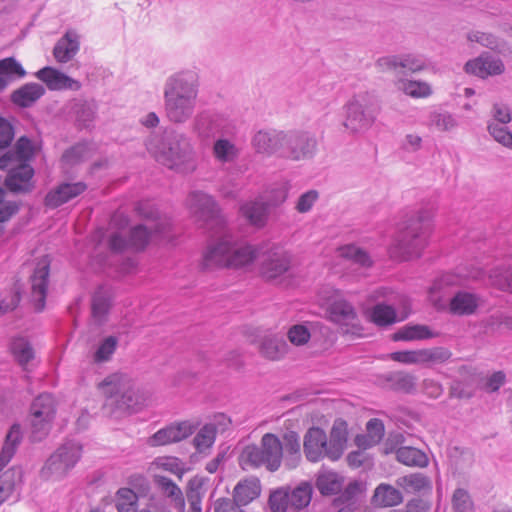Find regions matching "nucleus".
Returning <instances> with one entry per match:
<instances>
[{
  "mask_svg": "<svg viewBox=\"0 0 512 512\" xmlns=\"http://www.w3.org/2000/svg\"><path fill=\"white\" fill-rule=\"evenodd\" d=\"M207 479L200 476H194L188 481L186 496L189 502L188 512H202L201 502L205 494V483Z\"/></svg>",
  "mask_w": 512,
  "mask_h": 512,
  "instance_id": "nucleus-36",
  "label": "nucleus"
},
{
  "mask_svg": "<svg viewBox=\"0 0 512 512\" xmlns=\"http://www.w3.org/2000/svg\"><path fill=\"white\" fill-rule=\"evenodd\" d=\"M199 79L196 72L184 70L170 75L163 87V109L166 119L173 124L189 121L196 109Z\"/></svg>",
  "mask_w": 512,
  "mask_h": 512,
  "instance_id": "nucleus-2",
  "label": "nucleus"
},
{
  "mask_svg": "<svg viewBox=\"0 0 512 512\" xmlns=\"http://www.w3.org/2000/svg\"><path fill=\"white\" fill-rule=\"evenodd\" d=\"M290 509L301 510L307 507L312 498L313 488L309 482H301L294 488H286Z\"/></svg>",
  "mask_w": 512,
  "mask_h": 512,
  "instance_id": "nucleus-38",
  "label": "nucleus"
},
{
  "mask_svg": "<svg viewBox=\"0 0 512 512\" xmlns=\"http://www.w3.org/2000/svg\"><path fill=\"white\" fill-rule=\"evenodd\" d=\"M197 427L198 424L190 421L168 425L154 433L148 439V444L150 446H162L182 441L192 435Z\"/></svg>",
  "mask_w": 512,
  "mask_h": 512,
  "instance_id": "nucleus-14",
  "label": "nucleus"
},
{
  "mask_svg": "<svg viewBox=\"0 0 512 512\" xmlns=\"http://www.w3.org/2000/svg\"><path fill=\"white\" fill-rule=\"evenodd\" d=\"M287 335L289 341L296 346L303 345L307 343L308 340L310 339L309 330L307 329L306 326L301 324L292 326L289 329Z\"/></svg>",
  "mask_w": 512,
  "mask_h": 512,
  "instance_id": "nucleus-61",
  "label": "nucleus"
},
{
  "mask_svg": "<svg viewBox=\"0 0 512 512\" xmlns=\"http://www.w3.org/2000/svg\"><path fill=\"white\" fill-rule=\"evenodd\" d=\"M79 50V36L75 31H67L56 43L53 55L58 62L66 63Z\"/></svg>",
  "mask_w": 512,
  "mask_h": 512,
  "instance_id": "nucleus-24",
  "label": "nucleus"
},
{
  "mask_svg": "<svg viewBox=\"0 0 512 512\" xmlns=\"http://www.w3.org/2000/svg\"><path fill=\"white\" fill-rule=\"evenodd\" d=\"M401 69L415 73L423 70L426 67L425 60L420 56L403 55L401 56Z\"/></svg>",
  "mask_w": 512,
  "mask_h": 512,
  "instance_id": "nucleus-63",
  "label": "nucleus"
},
{
  "mask_svg": "<svg viewBox=\"0 0 512 512\" xmlns=\"http://www.w3.org/2000/svg\"><path fill=\"white\" fill-rule=\"evenodd\" d=\"M284 140V131L260 130L254 135L252 145L258 153L283 157Z\"/></svg>",
  "mask_w": 512,
  "mask_h": 512,
  "instance_id": "nucleus-16",
  "label": "nucleus"
},
{
  "mask_svg": "<svg viewBox=\"0 0 512 512\" xmlns=\"http://www.w3.org/2000/svg\"><path fill=\"white\" fill-rule=\"evenodd\" d=\"M396 484L407 493H418L431 489L429 478L421 473H412L399 477Z\"/></svg>",
  "mask_w": 512,
  "mask_h": 512,
  "instance_id": "nucleus-40",
  "label": "nucleus"
},
{
  "mask_svg": "<svg viewBox=\"0 0 512 512\" xmlns=\"http://www.w3.org/2000/svg\"><path fill=\"white\" fill-rule=\"evenodd\" d=\"M146 147L157 162L170 170L187 174L197 167L191 139L183 132L166 129L161 134H152Z\"/></svg>",
  "mask_w": 512,
  "mask_h": 512,
  "instance_id": "nucleus-3",
  "label": "nucleus"
},
{
  "mask_svg": "<svg viewBox=\"0 0 512 512\" xmlns=\"http://www.w3.org/2000/svg\"><path fill=\"white\" fill-rule=\"evenodd\" d=\"M288 350V345L283 337L278 335L266 336L260 344V353L267 359L278 360L282 358Z\"/></svg>",
  "mask_w": 512,
  "mask_h": 512,
  "instance_id": "nucleus-35",
  "label": "nucleus"
},
{
  "mask_svg": "<svg viewBox=\"0 0 512 512\" xmlns=\"http://www.w3.org/2000/svg\"><path fill=\"white\" fill-rule=\"evenodd\" d=\"M45 93V89L38 83H27L15 90L11 95L14 104L26 108L32 106Z\"/></svg>",
  "mask_w": 512,
  "mask_h": 512,
  "instance_id": "nucleus-31",
  "label": "nucleus"
},
{
  "mask_svg": "<svg viewBox=\"0 0 512 512\" xmlns=\"http://www.w3.org/2000/svg\"><path fill=\"white\" fill-rule=\"evenodd\" d=\"M23 439L21 426L13 424L8 430L0 452V472L11 461Z\"/></svg>",
  "mask_w": 512,
  "mask_h": 512,
  "instance_id": "nucleus-25",
  "label": "nucleus"
},
{
  "mask_svg": "<svg viewBox=\"0 0 512 512\" xmlns=\"http://www.w3.org/2000/svg\"><path fill=\"white\" fill-rule=\"evenodd\" d=\"M34 170L31 165L20 162L19 166L12 168L5 179L6 187L14 193H27L33 189L31 179Z\"/></svg>",
  "mask_w": 512,
  "mask_h": 512,
  "instance_id": "nucleus-19",
  "label": "nucleus"
},
{
  "mask_svg": "<svg viewBox=\"0 0 512 512\" xmlns=\"http://www.w3.org/2000/svg\"><path fill=\"white\" fill-rule=\"evenodd\" d=\"M26 74L25 70L14 58L0 60V91L12 80L20 79Z\"/></svg>",
  "mask_w": 512,
  "mask_h": 512,
  "instance_id": "nucleus-39",
  "label": "nucleus"
},
{
  "mask_svg": "<svg viewBox=\"0 0 512 512\" xmlns=\"http://www.w3.org/2000/svg\"><path fill=\"white\" fill-rule=\"evenodd\" d=\"M451 506L454 512H473L474 503L466 489L457 488L452 494Z\"/></svg>",
  "mask_w": 512,
  "mask_h": 512,
  "instance_id": "nucleus-52",
  "label": "nucleus"
},
{
  "mask_svg": "<svg viewBox=\"0 0 512 512\" xmlns=\"http://www.w3.org/2000/svg\"><path fill=\"white\" fill-rule=\"evenodd\" d=\"M167 228L168 224L164 222H153L149 226L139 224L130 230L128 239L123 237L120 232L112 233L108 245L110 250L116 253L123 252L126 249L140 251L147 246L151 239L164 235Z\"/></svg>",
  "mask_w": 512,
  "mask_h": 512,
  "instance_id": "nucleus-9",
  "label": "nucleus"
},
{
  "mask_svg": "<svg viewBox=\"0 0 512 512\" xmlns=\"http://www.w3.org/2000/svg\"><path fill=\"white\" fill-rule=\"evenodd\" d=\"M340 254L343 258L361 267H370L372 265L369 254L355 245H347L341 248Z\"/></svg>",
  "mask_w": 512,
  "mask_h": 512,
  "instance_id": "nucleus-51",
  "label": "nucleus"
},
{
  "mask_svg": "<svg viewBox=\"0 0 512 512\" xmlns=\"http://www.w3.org/2000/svg\"><path fill=\"white\" fill-rule=\"evenodd\" d=\"M223 122L220 116L203 111L195 117L194 131L200 139L210 140L221 133Z\"/></svg>",
  "mask_w": 512,
  "mask_h": 512,
  "instance_id": "nucleus-20",
  "label": "nucleus"
},
{
  "mask_svg": "<svg viewBox=\"0 0 512 512\" xmlns=\"http://www.w3.org/2000/svg\"><path fill=\"white\" fill-rule=\"evenodd\" d=\"M397 460L407 466L424 467L428 464V458L424 452L414 447H400L396 451Z\"/></svg>",
  "mask_w": 512,
  "mask_h": 512,
  "instance_id": "nucleus-43",
  "label": "nucleus"
},
{
  "mask_svg": "<svg viewBox=\"0 0 512 512\" xmlns=\"http://www.w3.org/2000/svg\"><path fill=\"white\" fill-rule=\"evenodd\" d=\"M15 153H6L0 157V169H8L17 158L19 162L25 163L33 155V147L30 139L26 136L20 137L15 145Z\"/></svg>",
  "mask_w": 512,
  "mask_h": 512,
  "instance_id": "nucleus-33",
  "label": "nucleus"
},
{
  "mask_svg": "<svg viewBox=\"0 0 512 512\" xmlns=\"http://www.w3.org/2000/svg\"><path fill=\"white\" fill-rule=\"evenodd\" d=\"M402 90L411 97H427L431 94V88L426 82L405 81L402 83Z\"/></svg>",
  "mask_w": 512,
  "mask_h": 512,
  "instance_id": "nucleus-57",
  "label": "nucleus"
},
{
  "mask_svg": "<svg viewBox=\"0 0 512 512\" xmlns=\"http://www.w3.org/2000/svg\"><path fill=\"white\" fill-rule=\"evenodd\" d=\"M467 40L470 42H476L481 46L496 51L498 53H503L507 49L506 42L492 33L470 31L467 34Z\"/></svg>",
  "mask_w": 512,
  "mask_h": 512,
  "instance_id": "nucleus-41",
  "label": "nucleus"
},
{
  "mask_svg": "<svg viewBox=\"0 0 512 512\" xmlns=\"http://www.w3.org/2000/svg\"><path fill=\"white\" fill-rule=\"evenodd\" d=\"M319 199V193L317 190H309L298 198V201L296 203L295 209L299 213H307L309 212L316 201Z\"/></svg>",
  "mask_w": 512,
  "mask_h": 512,
  "instance_id": "nucleus-59",
  "label": "nucleus"
},
{
  "mask_svg": "<svg viewBox=\"0 0 512 512\" xmlns=\"http://www.w3.org/2000/svg\"><path fill=\"white\" fill-rule=\"evenodd\" d=\"M420 364L435 365L448 361L452 353L444 347H434L430 349H420Z\"/></svg>",
  "mask_w": 512,
  "mask_h": 512,
  "instance_id": "nucleus-48",
  "label": "nucleus"
},
{
  "mask_svg": "<svg viewBox=\"0 0 512 512\" xmlns=\"http://www.w3.org/2000/svg\"><path fill=\"white\" fill-rule=\"evenodd\" d=\"M283 451L285 450V465L289 469L295 468L301 460L300 437L295 431H288L283 435Z\"/></svg>",
  "mask_w": 512,
  "mask_h": 512,
  "instance_id": "nucleus-34",
  "label": "nucleus"
},
{
  "mask_svg": "<svg viewBox=\"0 0 512 512\" xmlns=\"http://www.w3.org/2000/svg\"><path fill=\"white\" fill-rule=\"evenodd\" d=\"M348 430L345 421H336L331 430L328 438V459L331 461L339 460L347 445Z\"/></svg>",
  "mask_w": 512,
  "mask_h": 512,
  "instance_id": "nucleus-22",
  "label": "nucleus"
},
{
  "mask_svg": "<svg viewBox=\"0 0 512 512\" xmlns=\"http://www.w3.org/2000/svg\"><path fill=\"white\" fill-rule=\"evenodd\" d=\"M99 388L105 396L102 413L106 417L118 420L140 409L141 397L134 381L128 375H109L99 383Z\"/></svg>",
  "mask_w": 512,
  "mask_h": 512,
  "instance_id": "nucleus-4",
  "label": "nucleus"
},
{
  "mask_svg": "<svg viewBox=\"0 0 512 512\" xmlns=\"http://www.w3.org/2000/svg\"><path fill=\"white\" fill-rule=\"evenodd\" d=\"M112 307V297L108 290L104 288L97 289L91 302V313L95 323L102 325L107 321L109 311Z\"/></svg>",
  "mask_w": 512,
  "mask_h": 512,
  "instance_id": "nucleus-27",
  "label": "nucleus"
},
{
  "mask_svg": "<svg viewBox=\"0 0 512 512\" xmlns=\"http://www.w3.org/2000/svg\"><path fill=\"white\" fill-rule=\"evenodd\" d=\"M504 125L491 121L488 123L487 129L495 141L508 148L509 144L512 143V133Z\"/></svg>",
  "mask_w": 512,
  "mask_h": 512,
  "instance_id": "nucleus-56",
  "label": "nucleus"
},
{
  "mask_svg": "<svg viewBox=\"0 0 512 512\" xmlns=\"http://www.w3.org/2000/svg\"><path fill=\"white\" fill-rule=\"evenodd\" d=\"M188 206L202 226L213 237L203 255L204 269L239 268L250 264L257 256L251 245L239 244L226 227L215 200L201 191L191 192L187 198Z\"/></svg>",
  "mask_w": 512,
  "mask_h": 512,
  "instance_id": "nucleus-1",
  "label": "nucleus"
},
{
  "mask_svg": "<svg viewBox=\"0 0 512 512\" xmlns=\"http://www.w3.org/2000/svg\"><path fill=\"white\" fill-rule=\"evenodd\" d=\"M434 336L426 325H406L393 335L395 341H413L429 339Z\"/></svg>",
  "mask_w": 512,
  "mask_h": 512,
  "instance_id": "nucleus-42",
  "label": "nucleus"
},
{
  "mask_svg": "<svg viewBox=\"0 0 512 512\" xmlns=\"http://www.w3.org/2000/svg\"><path fill=\"white\" fill-rule=\"evenodd\" d=\"M432 231V215L427 210L411 216L397 233L390 247L391 257L406 261L417 258L428 244Z\"/></svg>",
  "mask_w": 512,
  "mask_h": 512,
  "instance_id": "nucleus-5",
  "label": "nucleus"
},
{
  "mask_svg": "<svg viewBox=\"0 0 512 512\" xmlns=\"http://www.w3.org/2000/svg\"><path fill=\"white\" fill-rule=\"evenodd\" d=\"M385 387L401 393H412L416 387V377L404 371L389 372L382 376Z\"/></svg>",
  "mask_w": 512,
  "mask_h": 512,
  "instance_id": "nucleus-29",
  "label": "nucleus"
},
{
  "mask_svg": "<svg viewBox=\"0 0 512 512\" xmlns=\"http://www.w3.org/2000/svg\"><path fill=\"white\" fill-rule=\"evenodd\" d=\"M36 76L43 81L50 90H78L80 83L52 67L40 69Z\"/></svg>",
  "mask_w": 512,
  "mask_h": 512,
  "instance_id": "nucleus-21",
  "label": "nucleus"
},
{
  "mask_svg": "<svg viewBox=\"0 0 512 512\" xmlns=\"http://www.w3.org/2000/svg\"><path fill=\"white\" fill-rule=\"evenodd\" d=\"M303 450L305 457L310 462H318L328 458V437L325 431L319 427H311L304 435Z\"/></svg>",
  "mask_w": 512,
  "mask_h": 512,
  "instance_id": "nucleus-15",
  "label": "nucleus"
},
{
  "mask_svg": "<svg viewBox=\"0 0 512 512\" xmlns=\"http://www.w3.org/2000/svg\"><path fill=\"white\" fill-rule=\"evenodd\" d=\"M241 459L250 467L264 466L270 472H275L280 468L283 459L282 442L275 434L266 433L259 446L249 445L244 448Z\"/></svg>",
  "mask_w": 512,
  "mask_h": 512,
  "instance_id": "nucleus-7",
  "label": "nucleus"
},
{
  "mask_svg": "<svg viewBox=\"0 0 512 512\" xmlns=\"http://www.w3.org/2000/svg\"><path fill=\"white\" fill-rule=\"evenodd\" d=\"M214 157L222 162H233L239 156V149L228 139L219 138L213 145Z\"/></svg>",
  "mask_w": 512,
  "mask_h": 512,
  "instance_id": "nucleus-44",
  "label": "nucleus"
},
{
  "mask_svg": "<svg viewBox=\"0 0 512 512\" xmlns=\"http://www.w3.org/2000/svg\"><path fill=\"white\" fill-rule=\"evenodd\" d=\"M316 487L322 495H333L341 489V483L334 472L320 473L316 479Z\"/></svg>",
  "mask_w": 512,
  "mask_h": 512,
  "instance_id": "nucleus-49",
  "label": "nucleus"
},
{
  "mask_svg": "<svg viewBox=\"0 0 512 512\" xmlns=\"http://www.w3.org/2000/svg\"><path fill=\"white\" fill-rule=\"evenodd\" d=\"M22 469L13 467L0 476V503L5 501L14 487L22 481Z\"/></svg>",
  "mask_w": 512,
  "mask_h": 512,
  "instance_id": "nucleus-45",
  "label": "nucleus"
},
{
  "mask_svg": "<svg viewBox=\"0 0 512 512\" xmlns=\"http://www.w3.org/2000/svg\"><path fill=\"white\" fill-rule=\"evenodd\" d=\"M403 502L400 490L387 483H380L374 490L372 503L377 507H394Z\"/></svg>",
  "mask_w": 512,
  "mask_h": 512,
  "instance_id": "nucleus-30",
  "label": "nucleus"
},
{
  "mask_svg": "<svg viewBox=\"0 0 512 512\" xmlns=\"http://www.w3.org/2000/svg\"><path fill=\"white\" fill-rule=\"evenodd\" d=\"M491 282L494 286L503 291H509L512 293V268L506 270L504 273L494 271L490 275Z\"/></svg>",
  "mask_w": 512,
  "mask_h": 512,
  "instance_id": "nucleus-62",
  "label": "nucleus"
},
{
  "mask_svg": "<svg viewBox=\"0 0 512 512\" xmlns=\"http://www.w3.org/2000/svg\"><path fill=\"white\" fill-rule=\"evenodd\" d=\"M477 306V297L469 292L459 291L450 300V311L456 315L472 314Z\"/></svg>",
  "mask_w": 512,
  "mask_h": 512,
  "instance_id": "nucleus-37",
  "label": "nucleus"
},
{
  "mask_svg": "<svg viewBox=\"0 0 512 512\" xmlns=\"http://www.w3.org/2000/svg\"><path fill=\"white\" fill-rule=\"evenodd\" d=\"M261 494V484L259 479L255 477L246 478L237 483L233 490L235 501L246 506L253 500L257 499Z\"/></svg>",
  "mask_w": 512,
  "mask_h": 512,
  "instance_id": "nucleus-26",
  "label": "nucleus"
},
{
  "mask_svg": "<svg viewBox=\"0 0 512 512\" xmlns=\"http://www.w3.org/2000/svg\"><path fill=\"white\" fill-rule=\"evenodd\" d=\"M268 504L272 512H287L290 509V503L286 488L273 491L270 494Z\"/></svg>",
  "mask_w": 512,
  "mask_h": 512,
  "instance_id": "nucleus-55",
  "label": "nucleus"
},
{
  "mask_svg": "<svg viewBox=\"0 0 512 512\" xmlns=\"http://www.w3.org/2000/svg\"><path fill=\"white\" fill-rule=\"evenodd\" d=\"M370 318L373 323L379 326H388L397 320L395 309L383 303H378L373 307Z\"/></svg>",
  "mask_w": 512,
  "mask_h": 512,
  "instance_id": "nucleus-46",
  "label": "nucleus"
},
{
  "mask_svg": "<svg viewBox=\"0 0 512 512\" xmlns=\"http://www.w3.org/2000/svg\"><path fill=\"white\" fill-rule=\"evenodd\" d=\"M240 212L251 225L262 228L268 220L269 205L261 201H250L240 207Z\"/></svg>",
  "mask_w": 512,
  "mask_h": 512,
  "instance_id": "nucleus-28",
  "label": "nucleus"
},
{
  "mask_svg": "<svg viewBox=\"0 0 512 512\" xmlns=\"http://www.w3.org/2000/svg\"><path fill=\"white\" fill-rule=\"evenodd\" d=\"M118 339L115 336H108L99 344L94 353V361L102 363L108 361L115 352Z\"/></svg>",
  "mask_w": 512,
  "mask_h": 512,
  "instance_id": "nucleus-54",
  "label": "nucleus"
},
{
  "mask_svg": "<svg viewBox=\"0 0 512 512\" xmlns=\"http://www.w3.org/2000/svg\"><path fill=\"white\" fill-rule=\"evenodd\" d=\"M505 66L500 58L494 57L489 53H482L479 57L469 60L465 64L467 73L481 78L500 75L504 72Z\"/></svg>",
  "mask_w": 512,
  "mask_h": 512,
  "instance_id": "nucleus-17",
  "label": "nucleus"
},
{
  "mask_svg": "<svg viewBox=\"0 0 512 512\" xmlns=\"http://www.w3.org/2000/svg\"><path fill=\"white\" fill-rule=\"evenodd\" d=\"M82 455V445L74 440L63 443L40 470L44 480H60L75 467Z\"/></svg>",
  "mask_w": 512,
  "mask_h": 512,
  "instance_id": "nucleus-8",
  "label": "nucleus"
},
{
  "mask_svg": "<svg viewBox=\"0 0 512 512\" xmlns=\"http://www.w3.org/2000/svg\"><path fill=\"white\" fill-rule=\"evenodd\" d=\"M332 322L343 326H356L357 313L354 307L346 300L340 299L332 302L328 309Z\"/></svg>",
  "mask_w": 512,
  "mask_h": 512,
  "instance_id": "nucleus-23",
  "label": "nucleus"
},
{
  "mask_svg": "<svg viewBox=\"0 0 512 512\" xmlns=\"http://www.w3.org/2000/svg\"><path fill=\"white\" fill-rule=\"evenodd\" d=\"M86 189L87 185L81 181L74 183H61L47 193L45 197V205L49 208H57L79 196Z\"/></svg>",
  "mask_w": 512,
  "mask_h": 512,
  "instance_id": "nucleus-18",
  "label": "nucleus"
},
{
  "mask_svg": "<svg viewBox=\"0 0 512 512\" xmlns=\"http://www.w3.org/2000/svg\"><path fill=\"white\" fill-rule=\"evenodd\" d=\"M50 261L47 257H43L37 262L31 281V301L34 309L41 312L45 307L47 287L49 282Z\"/></svg>",
  "mask_w": 512,
  "mask_h": 512,
  "instance_id": "nucleus-13",
  "label": "nucleus"
},
{
  "mask_svg": "<svg viewBox=\"0 0 512 512\" xmlns=\"http://www.w3.org/2000/svg\"><path fill=\"white\" fill-rule=\"evenodd\" d=\"M242 505L238 504L234 497L230 498H219L216 500L214 505L215 512H245Z\"/></svg>",
  "mask_w": 512,
  "mask_h": 512,
  "instance_id": "nucleus-64",
  "label": "nucleus"
},
{
  "mask_svg": "<svg viewBox=\"0 0 512 512\" xmlns=\"http://www.w3.org/2000/svg\"><path fill=\"white\" fill-rule=\"evenodd\" d=\"M317 139L307 131L285 132L283 157L294 161L311 159L317 151Z\"/></svg>",
  "mask_w": 512,
  "mask_h": 512,
  "instance_id": "nucleus-11",
  "label": "nucleus"
},
{
  "mask_svg": "<svg viewBox=\"0 0 512 512\" xmlns=\"http://www.w3.org/2000/svg\"><path fill=\"white\" fill-rule=\"evenodd\" d=\"M430 123L440 131H448L456 126V121L449 113H432Z\"/></svg>",
  "mask_w": 512,
  "mask_h": 512,
  "instance_id": "nucleus-60",
  "label": "nucleus"
},
{
  "mask_svg": "<svg viewBox=\"0 0 512 512\" xmlns=\"http://www.w3.org/2000/svg\"><path fill=\"white\" fill-rule=\"evenodd\" d=\"M217 428L214 423L205 424L193 439L194 446L198 452L210 448L216 439Z\"/></svg>",
  "mask_w": 512,
  "mask_h": 512,
  "instance_id": "nucleus-47",
  "label": "nucleus"
},
{
  "mask_svg": "<svg viewBox=\"0 0 512 512\" xmlns=\"http://www.w3.org/2000/svg\"><path fill=\"white\" fill-rule=\"evenodd\" d=\"M74 109L79 126L83 128L89 127L95 118V105L87 101H79Z\"/></svg>",
  "mask_w": 512,
  "mask_h": 512,
  "instance_id": "nucleus-53",
  "label": "nucleus"
},
{
  "mask_svg": "<svg viewBox=\"0 0 512 512\" xmlns=\"http://www.w3.org/2000/svg\"><path fill=\"white\" fill-rule=\"evenodd\" d=\"M346 108L344 126L352 133H358L373 125L380 111V103L374 93L365 91L354 95Z\"/></svg>",
  "mask_w": 512,
  "mask_h": 512,
  "instance_id": "nucleus-6",
  "label": "nucleus"
},
{
  "mask_svg": "<svg viewBox=\"0 0 512 512\" xmlns=\"http://www.w3.org/2000/svg\"><path fill=\"white\" fill-rule=\"evenodd\" d=\"M11 350L21 366L27 365L34 358V351L25 338H16L11 344Z\"/></svg>",
  "mask_w": 512,
  "mask_h": 512,
  "instance_id": "nucleus-50",
  "label": "nucleus"
},
{
  "mask_svg": "<svg viewBox=\"0 0 512 512\" xmlns=\"http://www.w3.org/2000/svg\"><path fill=\"white\" fill-rule=\"evenodd\" d=\"M156 483L161 489L162 493L169 498L170 504L178 511L184 512L186 503L182 490L170 478L165 476H158Z\"/></svg>",
  "mask_w": 512,
  "mask_h": 512,
  "instance_id": "nucleus-32",
  "label": "nucleus"
},
{
  "mask_svg": "<svg viewBox=\"0 0 512 512\" xmlns=\"http://www.w3.org/2000/svg\"><path fill=\"white\" fill-rule=\"evenodd\" d=\"M56 415V402L49 393L37 396L30 406L31 440L42 441L50 432Z\"/></svg>",
  "mask_w": 512,
  "mask_h": 512,
  "instance_id": "nucleus-10",
  "label": "nucleus"
},
{
  "mask_svg": "<svg viewBox=\"0 0 512 512\" xmlns=\"http://www.w3.org/2000/svg\"><path fill=\"white\" fill-rule=\"evenodd\" d=\"M292 256L281 248L269 250L262 260L260 272L267 281H276L290 271Z\"/></svg>",
  "mask_w": 512,
  "mask_h": 512,
  "instance_id": "nucleus-12",
  "label": "nucleus"
},
{
  "mask_svg": "<svg viewBox=\"0 0 512 512\" xmlns=\"http://www.w3.org/2000/svg\"><path fill=\"white\" fill-rule=\"evenodd\" d=\"M88 152V147L86 144L79 143L69 149H67L63 156L62 160L70 165H74L80 161H82Z\"/></svg>",
  "mask_w": 512,
  "mask_h": 512,
  "instance_id": "nucleus-58",
  "label": "nucleus"
}]
</instances>
